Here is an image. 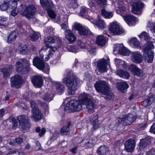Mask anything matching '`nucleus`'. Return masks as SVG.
I'll use <instances>...</instances> for the list:
<instances>
[{"mask_svg": "<svg viewBox=\"0 0 155 155\" xmlns=\"http://www.w3.org/2000/svg\"><path fill=\"white\" fill-rule=\"evenodd\" d=\"M17 4L16 3H12V4H11V5L10 8H11L12 10L11 11V14L13 16H15L17 15L19 12L18 9L17 7Z\"/></svg>", "mask_w": 155, "mask_h": 155, "instance_id": "72a5a7b5", "label": "nucleus"}, {"mask_svg": "<svg viewBox=\"0 0 155 155\" xmlns=\"http://www.w3.org/2000/svg\"><path fill=\"white\" fill-rule=\"evenodd\" d=\"M136 117L133 114H128L124 115L122 118H118V121L119 123L123 122L126 123V125H130L136 119Z\"/></svg>", "mask_w": 155, "mask_h": 155, "instance_id": "ddd939ff", "label": "nucleus"}, {"mask_svg": "<svg viewBox=\"0 0 155 155\" xmlns=\"http://www.w3.org/2000/svg\"><path fill=\"white\" fill-rule=\"evenodd\" d=\"M151 142L149 137H146L140 140L138 146L139 149L143 150Z\"/></svg>", "mask_w": 155, "mask_h": 155, "instance_id": "b1692460", "label": "nucleus"}, {"mask_svg": "<svg viewBox=\"0 0 155 155\" xmlns=\"http://www.w3.org/2000/svg\"><path fill=\"white\" fill-rule=\"evenodd\" d=\"M40 2L43 8L47 10L48 16L51 18H54L56 15L54 11L49 8L53 6V3L51 0H40Z\"/></svg>", "mask_w": 155, "mask_h": 155, "instance_id": "6e6552de", "label": "nucleus"}, {"mask_svg": "<svg viewBox=\"0 0 155 155\" xmlns=\"http://www.w3.org/2000/svg\"><path fill=\"white\" fill-rule=\"evenodd\" d=\"M24 153H21L20 151L17 149H14L11 150L6 155H24Z\"/></svg>", "mask_w": 155, "mask_h": 155, "instance_id": "a18cd8bd", "label": "nucleus"}, {"mask_svg": "<svg viewBox=\"0 0 155 155\" xmlns=\"http://www.w3.org/2000/svg\"><path fill=\"white\" fill-rule=\"evenodd\" d=\"M36 9L33 5H29L26 6L25 10H21L20 12L21 15L27 18H31L33 17L36 12Z\"/></svg>", "mask_w": 155, "mask_h": 155, "instance_id": "1a4fd4ad", "label": "nucleus"}, {"mask_svg": "<svg viewBox=\"0 0 155 155\" xmlns=\"http://www.w3.org/2000/svg\"><path fill=\"white\" fill-rule=\"evenodd\" d=\"M15 141L18 144H20L23 141V139L20 137H18L15 139Z\"/></svg>", "mask_w": 155, "mask_h": 155, "instance_id": "0e129e2a", "label": "nucleus"}, {"mask_svg": "<svg viewBox=\"0 0 155 155\" xmlns=\"http://www.w3.org/2000/svg\"><path fill=\"white\" fill-rule=\"evenodd\" d=\"M71 123L69 122L67 126H63L60 130V134L62 135H67L69 134V127Z\"/></svg>", "mask_w": 155, "mask_h": 155, "instance_id": "c9c22d12", "label": "nucleus"}, {"mask_svg": "<svg viewBox=\"0 0 155 155\" xmlns=\"http://www.w3.org/2000/svg\"><path fill=\"white\" fill-rule=\"evenodd\" d=\"M150 131L155 134V124H153L151 127Z\"/></svg>", "mask_w": 155, "mask_h": 155, "instance_id": "69168bd1", "label": "nucleus"}, {"mask_svg": "<svg viewBox=\"0 0 155 155\" xmlns=\"http://www.w3.org/2000/svg\"><path fill=\"white\" fill-rule=\"evenodd\" d=\"M12 124H13L12 129L15 130L16 129L17 126V123L15 120L13 118L12 119Z\"/></svg>", "mask_w": 155, "mask_h": 155, "instance_id": "052dcab7", "label": "nucleus"}, {"mask_svg": "<svg viewBox=\"0 0 155 155\" xmlns=\"http://www.w3.org/2000/svg\"><path fill=\"white\" fill-rule=\"evenodd\" d=\"M31 112V117L35 121H38L41 118L42 114L38 108L32 109Z\"/></svg>", "mask_w": 155, "mask_h": 155, "instance_id": "5701e85b", "label": "nucleus"}, {"mask_svg": "<svg viewBox=\"0 0 155 155\" xmlns=\"http://www.w3.org/2000/svg\"><path fill=\"white\" fill-rule=\"evenodd\" d=\"M16 33L15 31L12 32L9 35L8 39V42L10 43L14 41L16 38Z\"/></svg>", "mask_w": 155, "mask_h": 155, "instance_id": "a19ab883", "label": "nucleus"}, {"mask_svg": "<svg viewBox=\"0 0 155 155\" xmlns=\"http://www.w3.org/2000/svg\"><path fill=\"white\" fill-rule=\"evenodd\" d=\"M65 38L71 43H74L76 40L75 36L71 30H66L65 31Z\"/></svg>", "mask_w": 155, "mask_h": 155, "instance_id": "4be33fe9", "label": "nucleus"}, {"mask_svg": "<svg viewBox=\"0 0 155 155\" xmlns=\"http://www.w3.org/2000/svg\"><path fill=\"white\" fill-rule=\"evenodd\" d=\"M108 151V149L106 146H101L97 150V153L99 155H106Z\"/></svg>", "mask_w": 155, "mask_h": 155, "instance_id": "2f4dec72", "label": "nucleus"}, {"mask_svg": "<svg viewBox=\"0 0 155 155\" xmlns=\"http://www.w3.org/2000/svg\"><path fill=\"white\" fill-rule=\"evenodd\" d=\"M95 1L98 6L102 7L106 4L107 0H95Z\"/></svg>", "mask_w": 155, "mask_h": 155, "instance_id": "3c124183", "label": "nucleus"}, {"mask_svg": "<svg viewBox=\"0 0 155 155\" xmlns=\"http://www.w3.org/2000/svg\"><path fill=\"white\" fill-rule=\"evenodd\" d=\"M105 41L106 38L104 37L99 35L97 38L96 43L98 45L103 46L105 45Z\"/></svg>", "mask_w": 155, "mask_h": 155, "instance_id": "e433bc0d", "label": "nucleus"}, {"mask_svg": "<svg viewBox=\"0 0 155 155\" xmlns=\"http://www.w3.org/2000/svg\"><path fill=\"white\" fill-rule=\"evenodd\" d=\"M107 62L106 60L102 59L99 60L97 63V67L99 71L101 73L107 71Z\"/></svg>", "mask_w": 155, "mask_h": 155, "instance_id": "412c9836", "label": "nucleus"}, {"mask_svg": "<svg viewBox=\"0 0 155 155\" xmlns=\"http://www.w3.org/2000/svg\"><path fill=\"white\" fill-rule=\"evenodd\" d=\"M109 30L110 33L114 35L121 34L125 31L120 26L119 23L116 21L110 24Z\"/></svg>", "mask_w": 155, "mask_h": 155, "instance_id": "9d476101", "label": "nucleus"}, {"mask_svg": "<svg viewBox=\"0 0 155 155\" xmlns=\"http://www.w3.org/2000/svg\"><path fill=\"white\" fill-rule=\"evenodd\" d=\"M15 66L16 71L18 73H25L29 71L30 68V62L25 59H21L16 62Z\"/></svg>", "mask_w": 155, "mask_h": 155, "instance_id": "423d86ee", "label": "nucleus"}, {"mask_svg": "<svg viewBox=\"0 0 155 155\" xmlns=\"http://www.w3.org/2000/svg\"><path fill=\"white\" fill-rule=\"evenodd\" d=\"M132 12L135 14H140L142 11V8L143 5L140 2H134L132 5Z\"/></svg>", "mask_w": 155, "mask_h": 155, "instance_id": "f3484780", "label": "nucleus"}, {"mask_svg": "<svg viewBox=\"0 0 155 155\" xmlns=\"http://www.w3.org/2000/svg\"><path fill=\"white\" fill-rule=\"evenodd\" d=\"M128 42L131 45H133V46L135 48H138L140 47V43L136 38H131Z\"/></svg>", "mask_w": 155, "mask_h": 155, "instance_id": "4c0bfd02", "label": "nucleus"}, {"mask_svg": "<svg viewBox=\"0 0 155 155\" xmlns=\"http://www.w3.org/2000/svg\"><path fill=\"white\" fill-rule=\"evenodd\" d=\"M80 101L77 100L71 101L70 107L72 111H79L82 109L83 104L81 101Z\"/></svg>", "mask_w": 155, "mask_h": 155, "instance_id": "2eb2a0df", "label": "nucleus"}, {"mask_svg": "<svg viewBox=\"0 0 155 155\" xmlns=\"http://www.w3.org/2000/svg\"><path fill=\"white\" fill-rule=\"evenodd\" d=\"M40 34L38 32H34L30 36L31 39L32 41H34L38 39L40 36Z\"/></svg>", "mask_w": 155, "mask_h": 155, "instance_id": "8fccbe9b", "label": "nucleus"}, {"mask_svg": "<svg viewBox=\"0 0 155 155\" xmlns=\"http://www.w3.org/2000/svg\"><path fill=\"white\" fill-rule=\"evenodd\" d=\"M155 97L152 94L148 95L147 99L144 100L143 103V105L145 107H147L150 105L154 101Z\"/></svg>", "mask_w": 155, "mask_h": 155, "instance_id": "cd10ccee", "label": "nucleus"}, {"mask_svg": "<svg viewBox=\"0 0 155 155\" xmlns=\"http://www.w3.org/2000/svg\"><path fill=\"white\" fill-rule=\"evenodd\" d=\"M131 58L132 61L135 63H140L143 61V56L137 52H132Z\"/></svg>", "mask_w": 155, "mask_h": 155, "instance_id": "aec40b11", "label": "nucleus"}, {"mask_svg": "<svg viewBox=\"0 0 155 155\" xmlns=\"http://www.w3.org/2000/svg\"><path fill=\"white\" fill-rule=\"evenodd\" d=\"M44 108L45 109V114H48V105L45 104L43 105Z\"/></svg>", "mask_w": 155, "mask_h": 155, "instance_id": "e2e57ef3", "label": "nucleus"}, {"mask_svg": "<svg viewBox=\"0 0 155 155\" xmlns=\"http://www.w3.org/2000/svg\"><path fill=\"white\" fill-rule=\"evenodd\" d=\"M138 36L140 39H144L146 41L147 43L146 45L148 42H151V41H149L150 39V37L148 34L145 31L143 32L139 35Z\"/></svg>", "mask_w": 155, "mask_h": 155, "instance_id": "58836bf2", "label": "nucleus"}, {"mask_svg": "<svg viewBox=\"0 0 155 155\" xmlns=\"http://www.w3.org/2000/svg\"><path fill=\"white\" fill-rule=\"evenodd\" d=\"M88 10H89V9L87 8L84 7H82L81 8L80 15L83 17L88 15Z\"/></svg>", "mask_w": 155, "mask_h": 155, "instance_id": "79ce46f5", "label": "nucleus"}, {"mask_svg": "<svg viewBox=\"0 0 155 155\" xmlns=\"http://www.w3.org/2000/svg\"><path fill=\"white\" fill-rule=\"evenodd\" d=\"M36 132L39 133V135L40 137L43 136L46 132V130L45 128H43L41 130L39 127H37L36 128Z\"/></svg>", "mask_w": 155, "mask_h": 155, "instance_id": "864d4df0", "label": "nucleus"}, {"mask_svg": "<svg viewBox=\"0 0 155 155\" xmlns=\"http://www.w3.org/2000/svg\"><path fill=\"white\" fill-rule=\"evenodd\" d=\"M63 81L68 87V92L70 95L74 94L77 86L82 83V81L77 77L70 74L63 78Z\"/></svg>", "mask_w": 155, "mask_h": 155, "instance_id": "f03ea898", "label": "nucleus"}, {"mask_svg": "<svg viewBox=\"0 0 155 155\" xmlns=\"http://www.w3.org/2000/svg\"><path fill=\"white\" fill-rule=\"evenodd\" d=\"M67 48L69 51L76 53L79 51L78 47L77 46L73 45H68L67 47Z\"/></svg>", "mask_w": 155, "mask_h": 155, "instance_id": "09e8293b", "label": "nucleus"}, {"mask_svg": "<svg viewBox=\"0 0 155 155\" xmlns=\"http://www.w3.org/2000/svg\"><path fill=\"white\" fill-rule=\"evenodd\" d=\"M28 52V48L26 45L23 46L20 50L21 54H25L27 53Z\"/></svg>", "mask_w": 155, "mask_h": 155, "instance_id": "4d7b16f0", "label": "nucleus"}, {"mask_svg": "<svg viewBox=\"0 0 155 155\" xmlns=\"http://www.w3.org/2000/svg\"><path fill=\"white\" fill-rule=\"evenodd\" d=\"M44 44L45 46L56 50L61 46V40L59 38L48 36L45 39Z\"/></svg>", "mask_w": 155, "mask_h": 155, "instance_id": "0eeeda50", "label": "nucleus"}, {"mask_svg": "<svg viewBox=\"0 0 155 155\" xmlns=\"http://www.w3.org/2000/svg\"><path fill=\"white\" fill-rule=\"evenodd\" d=\"M118 89L122 93H125L129 87V85L126 82H121L118 83L117 84Z\"/></svg>", "mask_w": 155, "mask_h": 155, "instance_id": "c85d7f7f", "label": "nucleus"}, {"mask_svg": "<svg viewBox=\"0 0 155 155\" xmlns=\"http://www.w3.org/2000/svg\"><path fill=\"white\" fill-rule=\"evenodd\" d=\"M10 1L8 0H0V9L2 11H6L11 5Z\"/></svg>", "mask_w": 155, "mask_h": 155, "instance_id": "bb28decb", "label": "nucleus"}, {"mask_svg": "<svg viewBox=\"0 0 155 155\" xmlns=\"http://www.w3.org/2000/svg\"><path fill=\"white\" fill-rule=\"evenodd\" d=\"M94 23L100 29H103L106 27V25L103 20L98 18L97 20L94 21Z\"/></svg>", "mask_w": 155, "mask_h": 155, "instance_id": "473e14b6", "label": "nucleus"}, {"mask_svg": "<svg viewBox=\"0 0 155 155\" xmlns=\"http://www.w3.org/2000/svg\"><path fill=\"white\" fill-rule=\"evenodd\" d=\"M117 49L121 54L125 56L130 54V51L123 46L122 44L117 45Z\"/></svg>", "mask_w": 155, "mask_h": 155, "instance_id": "a878e982", "label": "nucleus"}, {"mask_svg": "<svg viewBox=\"0 0 155 155\" xmlns=\"http://www.w3.org/2000/svg\"><path fill=\"white\" fill-rule=\"evenodd\" d=\"M30 103L31 104V107L32 109H35L36 108H38L36 107V104L33 101H31Z\"/></svg>", "mask_w": 155, "mask_h": 155, "instance_id": "680f3d73", "label": "nucleus"}, {"mask_svg": "<svg viewBox=\"0 0 155 155\" xmlns=\"http://www.w3.org/2000/svg\"><path fill=\"white\" fill-rule=\"evenodd\" d=\"M31 79L32 82L35 86L39 88L43 85V80L41 76L35 75L32 77Z\"/></svg>", "mask_w": 155, "mask_h": 155, "instance_id": "dca6fc26", "label": "nucleus"}, {"mask_svg": "<svg viewBox=\"0 0 155 155\" xmlns=\"http://www.w3.org/2000/svg\"><path fill=\"white\" fill-rule=\"evenodd\" d=\"M101 12L102 14L104 16V17L106 18H110L113 16V14L112 12H107L104 9L101 10Z\"/></svg>", "mask_w": 155, "mask_h": 155, "instance_id": "37998d69", "label": "nucleus"}, {"mask_svg": "<svg viewBox=\"0 0 155 155\" xmlns=\"http://www.w3.org/2000/svg\"><path fill=\"white\" fill-rule=\"evenodd\" d=\"M82 28H83V30L82 31V32L83 33V34H80L81 35H86L90 34L91 31L88 29L86 28L84 26H83Z\"/></svg>", "mask_w": 155, "mask_h": 155, "instance_id": "6e6d98bb", "label": "nucleus"}, {"mask_svg": "<svg viewBox=\"0 0 155 155\" xmlns=\"http://www.w3.org/2000/svg\"><path fill=\"white\" fill-rule=\"evenodd\" d=\"M154 48V46L152 42H149L145 45L143 50V55L146 62L148 63L152 62L154 53L152 50Z\"/></svg>", "mask_w": 155, "mask_h": 155, "instance_id": "20e7f679", "label": "nucleus"}, {"mask_svg": "<svg viewBox=\"0 0 155 155\" xmlns=\"http://www.w3.org/2000/svg\"><path fill=\"white\" fill-rule=\"evenodd\" d=\"M116 75L120 77L126 79H128L130 77L129 73L121 70H118L115 72Z\"/></svg>", "mask_w": 155, "mask_h": 155, "instance_id": "c756f323", "label": "nucleus"}, {"mask_svg": "<svg viewBox=\"0 0 155 155\" xmlns=\"http://www.w3.org/2000/svg\"><path fill=\"white\" fill-rule=\"evenodd\" d=\"M155 149L152 148L146 152V155H155Z\"/></svg>", "mask_w": 155, "mask_h": 155, "instance_id": "bf43d9fd", "label": "nucleus"}, {"mask_svg": "<svg viewBox=\"0 0 155 155\" xmlns=\"http://www.w3.org/2000/svg\"><path fill=\"white\" fill-rule=\"evenodd\" d=\"M57 91L59 94H61L64 91V85L61 83L56 82L55 84Z\"/></svg>", "mask_w": 155, "mask_h": 155, "instance_id": "ea45409f", "label": "nucleus"}, {"mask_svg": "<svg viewBox=\"0 0 155 155\" xmlns=\"http://www.w3.org/2000/svg\"><path fill=\"white\" fill-rule=\"evenodd\" d=\"M74 26L75 29L78 31L79 34H83V33L82 32V31L83 30V28H82L83 26L80 24L74 23Z\"/></svg>", "mask_w": 155, "mask_h": 155, "instance_id": "49530a36", "label": "nucleus"}, {"mask_svg": "<svg viewBox=\"0 0 155 155\" xmlns=\"http://www.w3.org/2000/svg\"><path fill=\"white\" fill-rule=\"evenodd\" d=\"M123 18L129 26H132L136 23V18L134 16L131 15L123 16Z\"/></svg>", "mask_w": 155, "mask_h": 155, "instance_id": "393cba45", "label": "nucleus"}, {"mask_svg": "<svg viewBox=\"0 0 155 155\" xmlns=\"http://www.w3.org/2000/svg\"><path fill=\"white\" fill-rule=\"evenodd\" d=\"M85 140V147L89 148L93 147V142L92 140L87 139Z\"/></svg>", "mask_w": 155, "mask_h": 155, "instance_id": "de8ad7c7", "label": "nucleus"}, {"mask_svg": "<svg viewBox=\"0 0 155 155\" xmlns=\"http://www.w3.org/2000/svg\"><path fill=\"white\" fill-rule=\"evenodd\" d=\"M7 18L4 17L0 16V25L5 26L6 24Z\"/></svg>", "mask_w": 155, "mask_h": 155, "instance_id": "5fc2aeb1", "label": "nucleus"}, {"mask_svg": "<svg viewBox=\"0 0 155 155\" xmlns=\"http://www.w3.org/2000/svg\"><path fill=\"white\" fill-rule=\"evenodd\" d=\"M13 68V66L12 65H10L9 66V70L5 68L2 69V71L5 77H8L10 76V70H11Z\"/></svg>", "mask_w": 155, "mask_h": 155, "instance_id": "c03bdc74", "label": "nucleus"}, {"mask_svg": "<svg viewBox=\"0 0 155 155\" xmlns=\"http://www.w3.org/2000/svg\"><path fill=\"white\" fill-rule=\"evenodd\" d=\"M35 150L36 151L42 150V147L41 146V144L38 141H37L35 142Z\"/></svg>", "mask_w": 155, "mask_h": 155, "instance_id": "13d9d810", "label": "nucleus"}, {"mask_svg": "<svg viewBox=\"0 0 155 155\" xmlns=\"http://www.w3.org/2000/svg\"><path fill=\"white\" fill-rule=\"evenodd\" d=\"M42 99L46 101H50L53 98V96L51 95H50L48 94H45L42 96Z\"/></svg>", "mask_w": 155, "mask_h": 155, "instance_id": "603ef678", "label": "nucleus"}, {"mask_svg": "<svg viewBox=\"0 0 155 155\" xmlns=\"http://www.w3.org/2000/svg\"><path fill=\"white\" fill-rule=\"evenodd\" d=\"M98 118V116L97 115H93L91 117L90 121L93 126L94 129H96L99 127Z\"/></svg>", "mask_w": 155, "mask_h": 155, "instance_id": "7c9ffc66", "label": "nucleus"}, {"mask_svg": "<svg viewBox=\"0 0 155 155\" xmlns=\"http://www.w3.org/2000/svg\"><path fill=\"white\" fill-rule=\"evenodd\" d=\"M123 0H118L117 2H115L114 4V5L117 10V12L121 14V15H123L122 14L125 11V8L123 5Z\"/></svg>", "mask_w": 155, "mask_h": 155, "instance_id": "6ab92c4d", "label": "nucleus"}, {"mask_svg": "<svg viewBox=\"0 0 155 155\" xmlns=\"http://www.w3.org/2000/svg\"><path fill=\"white\" fill-rule=\"evenodd\" d=\"M94 87L96 91L101 93V96L107 100L114 97V95L109 90L108 84L104 81H100L96 82Z\"/></svg>", "mask_w": 155, "mask_h": 155, "instance_id": "7ed1b4c3", "label": "nucleus"}, {"mask_svg": "<svg viewBox=\"0 0 155 155\" xmlns=\"http://www.w3.org/2000/svg\"><path fill=\"white\" fill-rule=\"evenodd\" d=\"M115 61L116 62V66L118 68H125L127 66V64L124 61L117 58H115Z\"/></svg>", "mask_w": 155, "mask_h": 155, "instance_id": "f704fd0d", "label": "nucleus"}, {"mask_svg": "<svg viewBox=\"0 0 155 155\" xmlns=\"http://www.w3.org/2000/svg\"><path fill=\"white\" fill-rule=\"evenodd\" d=\"M55 49L46 46H43L39 51L40 56L35 57L33 61L34 65L39 70L48 74L50 71V67L48 64L43 61H47L53 56Z\"/></svg>", "mask_w": 155, "mask_h": 155, "instance_id": "f257e3e1", "label": "nucleus"}, {"mask_svg": "<svg viewBox=\"0 0 155 155\" xmlns=\"http://www.w3.org/2000/svg\"><path fill=\"white\" fill-rule=\"evenodd\" d=\"M129 69L131 72L135 76L141 77L143 75V72L134 64H131L129 66Z\"/></svg>", "mask_w": 155, "mask_h": 155, "instance_id": "a211bd4d", "label": "nucleus"}, {"mask_svg": "<svg viewBox=\"0 0 155 155\" xmlns=\"http://www.w3.org/2000/svg\"><path fill=\"white\" fill-rule=\"evenodd\" d=\"M19 123V127L23 130H28L30 124L28 122V118L25 115H20L18 117Z\"/></svg>", "mask_w": 155, "mask_h": 155, "instance_id": "9b49d317", "label": "nucleus"}, {"mask_svg": "<svg viewBox=\"0 0 155 155\" xmlns=\"http://www.w3.org/2000/svg\"><path fill=\"white\" fill-rule=\"evenodd\" d=\"M136 142L133 139H130L127 140L124 143V150L127 152H133L135 149Z\"/></svg>", "mask_w": 155, "mask_h": 155, "instance_id": "f8f14e48", "label": "nucleus"}, {"mask_svg": "<svg viewBox=\"0 0 155 155\" xmlns=\"http://www.w3.org/2000/svg\"><path fill=\"white\" fill-rule=\"evenodd\" d=\"M120 145V141H118L115 143V146L116 148L119 147Z\"/></svg>", "mask_w": 155, "mask_h": 155, "instance_id": "774afa93", "label": "nucleus"}, {"mask_svg": "<svg viewBox=\"0 0 155 155\" xmlns=\"http://www.w3.org/2000/svg\"><path fill=\"white\" fill-rule=\"evenodd\" d=\"M150 29L152 32H155V24H152L151 25Z\"/></svg>", "mask_w": 155, "mask_h": 155, "instance_id": "338daca9", "label": "nucleus"}, {"mask_svg": "<svg viewBox=\"0 0 155 155\" xmlns=\"http://www.w3.org/2000/svg\"><path fill=\"white\" fill-rule=\"evenodd\" d=\"M83 105H85L89 112L93 113L94 111V104L91 100L89 95L86 93L81 94L79 97Z\"/></svg>", "mask_w": 155, "mask_h": 155, "instance_id": "39448f33", "label": "nucleus"}, {"mask_svg": "<svg viewBox=\"0 0 155 155\" xmlns=\"http://www.w3.org/2000/svg\"><path fill=\"white\" fill-rule=\"evenodd\" d=\"M11 85L16 88L19 87L22 83L23 80L21 77L18 75H15L10 79Z\"/></svg>", "mask_w": 155, "mask_h": 155, "instance_id": "4468645a", "label": "nucleus"}]
</instances>
